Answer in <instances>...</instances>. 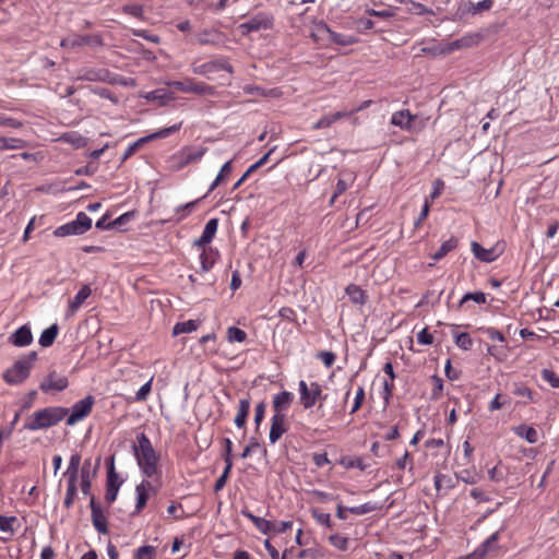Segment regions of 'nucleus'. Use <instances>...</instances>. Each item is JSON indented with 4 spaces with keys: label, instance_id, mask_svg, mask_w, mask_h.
<instances>
[{
    "label": "nucleus",
    "instance_id": "15",
    "mask_svg": "<svg viewBox=\"0 0 559 559\" xmlns=\"http://www.w3.org/2000/svg\"><path fill=\"white\" fill-rule=\"evenodd\" d=\"M10 341L17 347L29 345L33 341L31 329L27 325H22L10 336Z\"/></svg>",
    "mask_w": 559,
    "mask_h": 559
},
{
    "label": "nucleus",
    "instance_id": "44",
    "mask_svg": "<svg viewBox=\"0 0 559 559\" xmlns=\"http://www.w3.org/2000/svg\"><path fill=\"white\" fill-rule=\"evenodd\" d=\"M233 467V462H228V466H225L223 474L216 479L214 485V491H221L226 485L227 478L229 476L230 469Z\"/></svg>",
    "mask_w": 559,
    "mask_h": 559
},
{
    "label": "nucleus",
    "instance_id": "8",
    "mask_svg": "<svg viewBox=\"0 0 559 559\" xmlns=\"http://www.w3.org/2000/svg\"><path fill=\"white\" fill-rule=\"evenodd\" d=\"M95 399L93 395H87L83 400L76 402L71 408V414L67 418V425L73 426L78 421L88 416L93 409Z\"/></svg>",
    "mask_w": 559,
    "mask_h": 559
},
{
    "label": "nucleus",
    "instance_id": "24",
    "mask_svg": "<svg viewBox=\"0 0 559 559\" xmlns=\"http://www.w3.org/2000/svg\"><path fill=\"white\" fill-rule=\"evenodd\" d=\"M202 253L200 254V264L201 271L207 272L214 265L217 257V251H214L212 248L205 249L204 247Z\"/></svg>",
    "mask_w": 559,
    "mask_h": 559
},
{
    "label": "nucleus",
    "instance_id": "4",
    "mask_svg": "<svg viewBox=\"0 0 559 559\" xmlns=\"http://www.w3.org/2000/svg\"><path fill=\"white\" fill-rule=\"evenodd\" d=\"M275 17L273 13L261 11L248 17V20L238 25V31L242 36H248L250 33L269 31L274 26Z\"/></svg>",
    "mask_w": 559,
    "mask_h": 559
},
{
    "label": "nucleus",
    "instance_id": "59",
    "mask_svg": "<svg viewBox=\"0 0 559 559\" xmlns=\"http://www.w3.org/2000/svg\"><path fill=\"white\" fill-rule=\"evenodd\" d=\"M264 546L272 559H286L287 550H285L281 556L277 549L270 543L269 539L264 542Z\"/></svg>",
    "mask_w": 559,
    "mask_h": 559
},
{
    "label": "nucleus",
    "instance_id": "64",
    "mask_svg": "<svg viewBox=\"0 0 559 559\" xmlns=\"http://www.w3.org/2000/svg\"><path fill=\"white\" fill-rule=\"evenodd\" d=\"M393 391H394L393 380H391V381L385 380L383 382V400H384L385 404H389L390 399L393 394Z\"/></svg>",
    "mask_w": 559,
    "mask_h": 559
},
{
    "label": "nucleus",
    "instance_id": "50",
    "mask_svg": "<svg viewBox=\"0 0 559 559\" xmlns=\"http://www.w3.org/2000/svg\"><path fill=\"white\" fill-rule=\"evenodd\" d=\"M265 409H266L265 402L262 401L259 404H257L255 409H254V424H255L257 428H259V426L261 425V423L264 418Z\"/></svg>",
    "mask_w": 559,
    "mask_h": 559
},
{
    "label": "nucleus",
    "instance_id": "40",
    "mask_svg": "<svg viewBox=\"0 0 559 559\" xmlns=\"http://www.w3.org/2000/svg\"><path fill=\"white\" fill-rule=\"evenodd\" d=\"M205 152H206L205 147H201V148H199L197 151L186 152L183 154L182 165H187V164H190V163H193V162H197V160L201 159L202 156L205 154Z\"/></svg>",
    "mask_w": 559,
    "mask_h": 559
},
{
    "label": "nucleus",
    "instance_id": "51",
    "mask_svg": "<svg viewBox=\"0 0 559 559\" xmlns=\"http://www.w3.org/2000/svg\"><path fill=\"white\" fill-rule=\"evenodd\" d=\"M211 62V67H212V70L213 72L214 71H227V72H233V67L224 59H217V60H213V61H210Z\"/></svg>",
    "mask_w": 559,
    "mask_h": 559
},
{
    "label": "nucleus",
    "instance_id": "36",
    "mask_svg": "<svg viewBox=\"0 0 559 559\" xmlns=\"http://www.w3.org/2000/svg\"><path fill=\"white\" fill-rule=\"evenodd\" d=\"M247 338V333L239 329V328H236V326H230L228 328L227 330V340L228 342L230 343H234V342H238V343H242L245 342Z\"/></svg>",
    "mask_w": 559,
    "mask_h": 559
},
{
    "label": "nucleus",
    "instance_id": "60",
    "mask_svg": "<svg viewBox=\"0 0 559 559\" xmlns=\"http://www.w3.org/2000/svg\"><path fill=\"white\" fill-rule=\"evenodd\" d=\"M417 342L423 345H431L433 343V336L428 332L427 329H423L417 334Z\"/></svg>",
    "mask_w": 559,
    "mask_h": 559
},
{
    "label": "nucleus",
    "instance_id": "22",
    "mask_svg": "<svg viewBox=\"0 0 559 559\" xmlns=\"http://www.w3.org/2000/svg\"><path fill=\"white\" fill-rule=\"evenodd\" d=\"M249 412H250V400L241 399L239 401L238 412H237V415L234 420L238 428H242L246 425Z\"/></svg>",
    "mask_w": 559,
    "mask_h": 559
},
{
    "label": "nucleus",
    "instance_id": "17",
    "mask_svg": "<svg viewBox=\"0 0 559 559\" xmlns=\"http://www.w3.org/2000/svg\"><path fill=\"white\" fill-rule=\"evenodd\" d=\"M91 287L88 285H83L74 298L69 302L68 316H73L82 306V304L91 296Z\"/></svg>",
    "mask_w": 559,
    "mask_h": 559
},
{
    "label": "nucleus",
    "instance_id": "47",
    "mask_svg": "<svg viewBox=\"0 0 559 559\" xmlns=\"http://www.w3.org/2000/svg\"><path fill=\"white\" fill-rule=\"evenodd\" d=\"M329 539H330V543L334 547H336L341 550H346L348 547V538L347 537L341 536L338 534H334V535H331Z\"/></svg>",
    "mask_w": 559,
    "mask_h": 559
},
{
    "label": "nucleus",
    "instance_id": "63",
    "mask_svg": "<svg viewBox=\"0 0 559 559\" xmlns=\"http://www.w3.org/2000/svg\"><path fill=\"white\" fill-rule=\"evenodd\" d=\"M433 389H432V397L438 399L441 395L443 390V381L438 376H432Z\"/></svg>",
    "mask_w": 559,
    "mask_h": 559
},
{
    "label": "nucleus",
    "instance_id": "35",
    "mask_svg": "<svg viewBox=\"0 0 559 559\" xmlns=\"http://www.w3.org/2000/svg\"><path fill=\"white\" fill-rule=\"evenodd\" d=\"M76 484L78 483L68 481L67 492H66V497H64V501H63V506L67 509H70L73 506L74 500L76 498V491H78Z\"/></svg>",
    "mask_w": 559,
    "mask_h": 559
},
{
    "label": "nucleus",
    "instance_id": "45",
    "mask_svg": "<svg viewBox=\"0 0 559 559\" xmlns=\"http://www.w3.org/2000/svg\"><path fill=\"white\" fill-rule=\"evenodd\" d=\"M63 139L76 147L84 146L86 143V139L83 135L75 132L64 133Z\"/></svg>",
    "mask_w": 559,
    "mask_h": 559
},
{
    "label": "nucleus",
    "instance_id": "25",
    "mask_svg": "<svg viewBox=\"0 0 559 559\" xmlns=\"http://www.w3.org/2000/svg\"><path fill=\"white\" fill-rule=\"evenodd\" d=\"M242 515L249 519L254 526L263 534H267L272 530V522L263 518L257 516L249 511H242Z\"/></svg>",
    "mask_w": 559,
    "mask_h": 559
},
{
    "label": "nucleus",
    "instance_id": "42",
    "mask_svg": "<svg viewBox=\"0 0 559 559\" xmlns=\"http://www.w3.org/2000/svg\"><path fill=\"white\" fill-rule=\"evenodd\" d=\"M492 4L493 0H483L477 3H471L468 12H471L472 14H478L483 11L491 9Z\"/></svg>",
    "mask_w": 559,
    "mask_h": 559
},
{
    "label": "nucleus",
    "instance_id": "27",
    "mask_svg": "<svg viewBox=\"0 0 559 559\" xmlns=\"http://www.w3.org/2000/svg\"><path fill=\"white\" fill-rule=\"evenodd\" d=\"M59 328L55 323L43 331L39 337V344L43 347H49L53 344L57 335H58Z\"/></svg>",
    "mask_w": 559,
    "mask_h": 559
},
{
    "label": "nucleus",
    "instance_id": "52",
    "mask_svg": "<svg viewBox=\"0 0 559 559\" xmlns=\"http://www.w3.org/2000/svg\"><path fill=\"white\" fill-rule=\"evenodd\" d=\"M364 400H365V390L362 386H359L357 389V392L355 395V401H354V405L350 409V414L356 413L361 407Z\"/></svg>",
    "mask_w": 559,
    "mask_h": 559
},
{
    "label": "nucleus",
    "instance_id": "23",
    "mask_svg": "<svg viewBox=\"0 0 559 559\" xmlns=\"http://www.w3.org/2000/svg\"><path fill=\"white\" fill-rule=\"evenodd\" d=\"M348 116H349V114L347 111H336L334 114L326 115V116L322 117L320 120H318L312 126V128L314 130L329 128L335 121H337V120H340V119H342L344 117H348Z\"/></svg>",
    "mask_w": 559,
    "mask_h": 559
},
{
    "label": "nucleus",
    "instance_id": "43",
    "mask_svg": "<svg viewBox=\"0 0 559 559\" xmlns=\"http://www.w3.org/2000/svg\"><path fill=\"white\" fill-rule=\"evenodd\" d=\"M17 521L16 516H4L0 515V531L4 533L13 534V523Z\"/></svg>",
    "mask_w": 559,
    "mask_h": 559
},
{
    "label": "nucleus",
    "instance_id": "39",
    "mask_svg": "<svg viewBox=\"0 0 559 559\" xmlns=\"http://www.w3.org/2000/svg\"><path fill=\"white\" fill-rule=\"evenodd\" d=\"M145 98L148 99V100H158L163 105L166 104L167 100L173 99L170 97L169 93L166 92L165 90L152 91V92L147 93Z\"/></svg>",
    "mask_w": 559,
    "mask_h": 559
},
{
    "label": "nucleus",
    "instance_id": "7",
    "mask_svg": "<svg viewBox=\"0 0 559 559\" xmlns=\"http://www.w3.org/2000/svg\"><path fill=\"white\" fill-rule=\"evenodd\" d=\"M298 386L300 393V404L306 409L311 408L317 403V401L323 399L322 389L318 382H311L308 385L306 381L300 380Z\"/></svg>",
    "mask_w": 559,
    "mask_h": 559
},
{
    "label": "nucleus",
    "instance_id": "61",
    "mask_svg": "<svg viewBox=\"0 0 559 559\" xmlns=\"http://www.w3.org/2000/svg\"><path fill=\"white\" fill-rule=\"evenodd\" d=\"M483 332L491 340V341H499V342H504V336L503 334L493 329V328H486L483 330Z\"/></svg>",
    "mask_w": 559,
    "mask_h": 559
},
{
    "label": "nucleus",
    "instance_id": "37",
    "mask_svg": "<svg viewBox=\"0 0 559 559\" xmlns=\"http://www.w3.org/2000/svg\"><path fill=\"white\" fill-rule=\"evenodd\" d=\"M134 559H156V548L151 545L138 548Z\"/></svg>",
    "mask_w": 559,
    "mask_h": 559
},
{
    "label": "nucleus",
    "instance_id": "11",
    "mask_svg": "<svg viewBox=\"0 0 559 559\" xmlns=\"http://www.w3.org/2000/svg\"><path fill=\"white\" fill-rule=\"evenodd\" d=\"M173 85L177 90L185 92V93H194V94H199V95H213L215 93L214 86L207 85L202 82L195 83L192 81H189V82L176 81L173 83Z\"/></svg>",
    "mask_w": 559,
    "mask_h": 559
},
{
    "label": "nucleus",
    "instance_id": "2",
    "mask_svg": "<svg viewBox=\"0 0 559 559\" xmlns=\"http://www.w3.org/2000/svg\"><path fill=\"white\" fill-rule=\"evenodd\" d=\"M68 413L69 409L61 406L43 408L27 417L23 429L35 431L52 427L61 421L68 415Z\"/></svg>",
    "mask_w": 559,
    "mask_h": 559
},
{
    "label": "nucleus",
    "instance_id": "34",
    "mask_svg": "<svg viewBox=\"0 0 559 559\" xmlns=\"http://www.w3.org/2000/svg\"><path fill=\"white\" fill-rule=\"evenodd\" d=\"M135 491H136L138 497H136V504H135L134 513H140L146 506V502L148 499V493L145 492V485H138L135 487Z\"/></svg>",
    "mask_w": 559,
    "mask_h": 559
},
{
    "label": "nucleus",
    "instance_id": "3",
    "mask_svg": "<svg viewBox=\"0 0 559 559\" xmlns=\"http://www.w3.org/2000/svg\"><path fill=\"white\" fill-rule=\"evenodd\" d=\"M36 359L37 353L31 352L28 355L16 360L11 368L4 371V381L11 385L24 382L29 377L31 368Z\"/></svg>",
    "mask_w": 559,
    "mask_h": 559
},
{
    "label": "nucleus",
    "instance_id": "20",
    "mask_svg": "<svg viewBox=\"0 0 559 559\" xmlns=\"http://www.w3.org/2000/svg\"><path fill=\"white\" fill-rule=\"evenodd\" d=\"M414 118L415 117L411 115L409 110H400L392 115L391 123L408 130Z\"/></svg>",
    "mask_w": 559,
    "mask_h": 559
},
{
    "label": "nucleus",
    "instance_id": "26",
    "mask_svg": "<svg viewBox=\"0 0 559 559\" xmlns=\"http://www.w3.org/2000/svg\"><path fill=\"white\" fill-rule=\"evenodd\" d=\"M457 239L455 237H451L450 239L445 240L440 248L432 253L430 257L435 261H439L442 258H444L451 250L457 247Z\"/></svg>",
    "mask_w": 559,
    "mask_h": 559
},
{
    "label": "nucleus",
    "instance_id": "31",
    "mask_svg": "<svg viewBox=\"0 0 559 559\" xmlns=\"http://www.w3.org/2000/svg\"><path fill=\"white\" fill-rule=\"evenodd\" d=\"M26 141L17 138L0 136V151L2 150H20L26 146Z\"/></svg>",
    "mask_w": 559,
    "mask_h": 559
},
{
    "label": "nucleus",
    "instance_id": "49",
    "mask_svg": "<svg viewBox=\"0 0 559 559\" xmlns=\"http://www.w3.org/2000/svg\"><path fill=\"white\" fill-rule=\"evenodd\" d=\"M123 12L138 19L143 17V7L139 4H127L122 8Z\"/></svg>",
    "mask_w": 559,
    "mask_h": 559
},
{
    "label": "nucleus",
    "instance_id": "29",
    "mask_svg": "<svg viewBox=\"0 0 559 559\" xmlns=\"http://www.w3.org/2000/svg\"><path fill=\"white\" fill-rule=\"evenodd\" d=\"M514 432L524 438L528 443H536L538 440L537 430L526 425H520L514 428Z\"/></svg>",
    "mask_w": 559,
    "mask_h": 559
},
{
    "label": "nucleus",
    "instance_id": "57",
    "mask_svg": "<svg viewBox=\"0 0 559 559\" xmlns=\"http://www.w3.org/2000/svg\"><path fill=\"white\" fill-rule=\"evenodd\" d=\"M0 126L20 129L23 127V123L14 118L0 115Z\"/></svg>",
    "mask_w": 559,
    "mask_h": 559
},
{
    "label": "nucleus",
    "instance_id": "5",
    "mask_svg": "<svg viewBox=\"0 0 559 559\" xmlns=\"http://www.w3.org/2000/svg\"><path fill=\"white\" fill-rule=\"evenodd\" d=\"M312 37L316 40H326L328 43L336 44L340 46H349L356 43V38L332 31L324 22H319L314 25Z\"/></svg>",
    "mask_w": 559,
    "mask_h": 559
},
{
    "label": "nucleus",
    "instance_id": "9",
    "mask_svg": "<svg viewBox=\"0 0 559 559\" xmlns=\"http://www.w3.org/2000/svg\"><path fill=\"white\" fill-rule=\"evenodd\" d=\"M122 480L119 479V475L115 471L114 456L109 459L108 471H107V483L105 500L110 504L117 499L119 488Z\"/></svg>",
    "mask_w": 559,
    "mask_h": 559
},
{
    "label": "nucleus",
    "instance_id": "1",
    "mask_svg": "<svg viewBox=\"0 0 559 559\" xmlns=\"http://www.w3.org/2000/svg\"><path fill=\"white\" fill-rule=\"evenodd\" d=\"M134 455L138 464L146 477H153L158 474L157 455L151 440L144 432L136 436V444L133 445Z\"/></svg>",
    "mask_w": 559,
    "mask_h": 559
},
{
    "label": "nucleus",
    "instance_id": "54",
    "mask_svg": "<svg viewBox=\"0 0 559 559\" xmlns=\"http://www.w3.org/2000/svg\"><path fill=\"white\" fill-rule=\"evenodd\" d=\"M317 357L320 358L328 368L332 367L336 359L335 354L332 352H320Z\"/></svg>",
    "mask_w": 559,
    "mask_h": 559
},
{
    "label": "nucleus",
    "instance_id": "18",
    "mask_svg": "<svg viewBox=\"0 0 559 559\" xmlns=\"http://www.w3.org/2000/svg\"><path fill=\"white\" fill-rule=\"evenodd\" d=\"M499 539H500V531H497L478 546V548L484 547L485 558L487 556L496 555L501 549V546L499 545Z\"/></svg>",
    "mask_w": 559,
    "mask_h": 559
},
{
    "label": "nucleus",
    "instance_id": "13",
    "mask_svg": "<svg viewBox=\"0 0 559 559\" xmlns=\"http://www.w3.org/2000/svg\"><path fill=\"white\" fill-rule=\"evenodd\" d=\"M285 414H274L272 417L269 439L271 443L277 442L286 432Z\"/></svg>",
    "mask_w": 559,
    "mask_h": 559
},
{
    "label": "nucleus",
    "instance_id": "56",
    "mask_svg": "<svg viewBox=\"0 0 559 559\" xmlns=\"http://www.w3.org/2000/svg\"><path fill=\"white\" fill-rule=\"evenodd\" d=\"M293 527L292 521H281V522H272V530L273 533H285L287 530H290Z\"/></svg>",
    "mask_w": 559,
    "mask_h": 559
},
{
    "label": "nucleus",
    "instance_id": "32",
    "mask_svg": "<svg viewBox=\"0 0 559 559\" xmlns=\"http://www.w3.org/2000/svg\"><path fill=\"white\" fill-rule=\"evenodd\" d=\"M199 325H200V322L198 320H188L185 322H178L173 329V334L179 335L182 333H190V332L195 331L199 328Z\"/></svg>",
    "mask_w": 559,
    "mask_h": 559
},
{
    "label": "nucleus",
    "instance_id": "19",
    "mask_svg": "<svg viewBox=\"0 0 559 559\" xmlns=\"http://www.w3.org/2000/svg\"><path fill=\"white\" fill-rule=\"evenodd\" d=\"M74 48L84 45L92 47H100L104 45L103 37L99 34L92 35H73Z\"/></svg>",
    "mask_w": 559,
    "mask_h": 559
},
{
    "label": "nucleus",
    "instance_id": "16",
    "mask_svg": "<svg viewBox=\"0 0 559 559\" xmlns=\"http://www.w3.org/2000/svg\"><path fill=\"white\" fill-rule=\"evenodd\" d=\"M294 395L288 391H283L273 397L274 414H285L293 402Z\"/></svg>",
    "mask_w": 559,
    "mask_h": 559
},
{
    "label": "nucleus",
    "instance_id": "33",
    "mask_svg": "<svg viewBox=\"0 0 559 559\" xmlns=\"http://www.w3.org/2000/svg\"><path fill=\"white\" fill-rule=\"evenodd\" d=\"M53 234L57 237H64V236H70V235H82L78 228L75 221H72L70 223L59 226L58 228H56Z\"/></svg>",
    "mask_w": 559,
    "mask_h": 559
},
{
    "label": "nucleus",
    "instance_id": "53",
    "mask_svg": "<svg viewBox=\"0 0 559 559\" xmlns=\"http://www.w3.org/2000/svg\"><path fill=\"white\" fill-rule=\"evenodd\" d=\"M467 300H474L477 304H484V302H486V295L481 292L467 293L462 298L461 304H463Z\"/></svg>",
    "mask_w": 559,
    "mask_h": 559
},
{
    "label": "nucleus",
    "instance_id": "38",
    "mask_svg": "<svg viewBox=\"0 0 559 559\" xmlns=\"http://www.w3.org/2000/svg\"><path fill=\"white\" fill-rule=\"evenodd\" d=\"M74 221L81 234L86 233L92 227V219L84 212H80Z\"/></svg>",
    "mask_w": 559,
    "mask_h": 559
},
{
    "label": "nucleus",
    "instance_id": "62",
    "mask_svg": "<svg viewBox=\"0 0 559 559\" xmlns=\"http://www.w3.org/2000/svg\"><path fill=\"white\" fill-rule=\"evenodd\" d=\"M366 13L368 15H370V16H377V17H381V19H389V17H393L394 16V12L391 11V10L378 11V10H374V9H367Z\"/></svg>",
    "mask_w": 559,
    "mask_h": 559
},
{
    "label": "nucleus",
    "instance_id": "12",
    "mask_svg": "<svg viewBox=\"0 0 559 559\" xmlns=\"http://www.w3.org/2000/svg\"><path fill=\"white\" fill-rule=\"evenodd\" d=\"M69 382L66 377H59L56 371H51L39 384L43 392L62 391L68 386Z\"/></svg>",
    "mask_w": 559,
    "mask_h": 559
},
{
    "label": "nucleus",
    "instance_id": "14",
    "mask_svg": "<svg viewBox=\"0 0 559 559\" xmlns=\"http://www.w3.org/2000/svg\"><path fill=\"white\" fill-rule=\"evenodd\" d=\"M217 227H218V219L211 218L205 224V227L203 229L201 237L194 241V246L201 248V247H205L206 245H209L213 240V238L217 231Z\"/></svg>",
    "mask_w": 559,
    "mask_h": 559
},
{
    "label": "nucleus",
    "instance_id": "21",
    "mask_svg": "<svg viewBox=\"0 0 559 559\" xmlns=\"http://www.w3.org/2000/svg\"><path fill=\"white\" fill-rule=\"evenodd\" d=\"M81 464V455L74 453L70 457L69 466L64 475L68 477V481L78 483L79 469Z\"/></svg>",
    "mask_w": 559,
    "mask_h": 559
},
{
    "label": "nucleus",
    "instance_id": "28",
    "mask_svg": "<svg viewBox=\"0 0 559 559\" xmlns=\"http://www.w3.org/2000/svg\"><path fill=\"white\" fill-rule=\"evenodd\" d=\"M474 255L483 262H491L495 260L493 250L485 249L478 242L473 241L471 245Z\"/></svg>",
    "mask_w": 559,
    "mask_h": 559
},
{
    "label": "nucleus",
    "instance_id": "41",
    "mask_svg": "<svg viewBox=\"0 0 559 559\" xmlns=\"http://www.w3.org/2000/svg\"><path fill=\"white\" fill-rule=\"evenodd\" d=\"M455 344L457 347L468 350L473 345V340L468 333H460L455 336Z\"/></svg>",
    "mask_w": 559,
    "mask_h": 559
},
{
    "label": "nucleus",
    "instance_id": "58",
    "mask_svg": "<svg viewBox=\"0 0 559 559\" xmlns=\"http://www.w3.org/2000/svg\"><path fill=\"white\" fill-rule=\"evenodd\" d=\"M347 510L353 514L362 515V514L373 511L374 507L371 506L370 503H365V504L357 506V507H350Z\"/></svg>",
    "mask_w": 559,
    "mask_h": 559
},
{
    "label": "nucleus",
    "instance_id": "6",
    "mask_svg": "<svg viewBox=\"0 0 559 559\" xmlns=\"http://www.w3.org/2000/svg\"><path fill=\"white\" fill-rule=\"evenodd\" d=\"M181 124L182 122H179L177 124H174L171 127H168V128H164L157 132H154L150 135H146V136H143L141 139H139L138 141H135L134 143H132L131 145L128 146V148L126 150L123 156H122V162L127 160L129 157H131L140 147H142L145 143H147L148 141L151 140H155V139H162V138H166L175 132H177L180 128H181Z\"/></svg>",
    "mask_w": 559,
    "mask_h": 559
},
{
    "label": "nucleus",
    "instance_id": "46",
    "mask_svg": "<svg viewBox=\"0 0 559 559\" xmlns=\"http://www.w3.org/2000/svg\"><path fill=\"white\" fill-rule=\"evenodd\" d=\"M92 481L88 471H81V490L85 496H92L91 493Z\"/></svg>",
    "mask_w": 559,
    "mask_h": 559
},
{
    "label": "nucleus",
    "instance_id": "10",
    "mask_svg": "<svg viewBox=\"0 0 559 559\" xmlns=\"http://www.w3.org/2000/svg\"><path fill=\"white\" fill-rule=\"evenodd\" d=\"M90 508H91L92 523H93L95 530L99 534H107L108 533L107 518L104 514L102 507L96 502V498L94 495L91 496Z\"/></svg>",
    "mask_w": 559,
    "mask_h": 559
},
{
    "label": "nucleus",
    "instance_id": "30",
    "mask_svg": "<svg viewBox=\"0 0 559 559\" xmlns=\"http://www.w3.org/2000/svg\"><path fill=\"white\" fill-rule=\"evenodd\" d=\"M346 293L352 302L356 305H364L367 300L365 292L357 285L350 284L346 288Z\"/></svg>",
    "mask_w": 559,
    "mask_h": 559
},
{
    "label": "nucleus",
    "instance_id": "55",
    "mask_svg": "<svg viewBox=\"0 0 559 559\" xmlns=\"http://www.w3.org/2000/svg\"><path fill=\"white\" fill-rule=\"evenodd\" d=\"M152 390V379L144 383L140 390L136 392L135 400L136 401H145Z\"/></svg>",
    "mask_w": 559,
    "mask_h": 559
},
{
    "label": "nucleus",
    "instance_id": "48",
    "mask_svg": "<svg viewBox=\"0 0 559 559\" xmlns=\"http://www.w3.org/2000/svg\"><path fill=\"white\" fill-rule=\"evenodd\" d=\"M542 377L545 381H547L552 388H559V377L556 372L549 369H544L542 371Z\"/></svg>",
    "mask_w": 559,
    "mask_h": 559
}]
</instances>
